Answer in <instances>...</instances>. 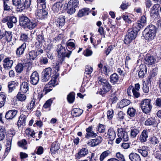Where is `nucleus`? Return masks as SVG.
<instances>
[{"label": "nucleus", "mask_w": 161, "mask_h": 161, "mask_svg": "<svg viewBox=\"0 0 161 161\" xmlns=\"http://www.w3.org/2000/svg\"><path fill=\"white\" fill-rule=\"evenodd\" d=\"M3 67L5 69L11 68L13 64V61L8 58H5L3 61Z\"/></svg>", "instance_id": "obj_14"}, {"label": "nucleus", "mask_w": 161, "mask_h": 161, "mask_svg": "<svg viewBox=\"0 0 161 161\" xmlns=\"http://www.w3.org/2000/svg\"><path fill=\"white\" fill-rule=\"evenodd\" d=\"M102 140V137L99 136L96 139H91L89 141L87 142V144L91 147H94L101 143Z\"/></svg>", "instance_id": "obj_11"}, {"label": "nucleus", "mask_w": 161, "mask_h": 161, "mask_svg": "<svg viewBox=\"0 0 161 161\" xmlns=\"http://www.w3.org/2000/svg\"><path fill=\"white\" fill-rule=\"evenodd\" d=\"M116 156L118 160L121 161H125V158L124 155L120 152H118L116 153Z\"/></svg>", "instance_id": "obj_55"}, {"label": "nucleus", "mask_w": 161, "mask_h": 161, "mask_svg": "<svg viewBox=\"0 0 161 161\" xmlns=\"http://www.w3.org/2000/svg\"><path fill=\"white\" fill-rule=\"evenodd\" d=\"M83 54L84 55L86 56H91L92 55V52L91 50L89 49H86L84 51Z\"/></svg>", "instance_id": "obj_58"}, {"label": "nucleus", "mask_w": 161, "mask_h": 161, "mask_svg": "<svg viewBox=\"0 0 161 161\" xmlns=\"http://www.w3.org/2000/svg\"><path fill=\"white\" fill-rule=\"evenodd\" d=\"M144 25H142L138 21L137 22L134 23L133 25L132 30L134 31H136L137 32L141 29V28Z\"/></svg>", "instance_id": "obj_37"}, {"label": "nucleus", "mask_w": 161, "mask_h": 161, "mask_svg": "<svg viewBox=\"0 0 161 161\" xmlns=\"http://www.w3.org/2000/svg\"><path fill=\"white\" fill-rule=\"evenodd\" d=\"M140 70L138 72V76L140 78H142L144 77L147 72V68L145 65H141L140 66Z\"/></svg>", "instance_id": "obj_24"}, {"label": "nucleus", "mask_w": 161, "mask_h": 161, "mask_svg": "<svg viewBox=\"0 0 161 161\" xmlns=\"http://www.w3.org/2000/svg\"><path fill=\"white\" fill-rule=\"evenodd\" d=\"M17 98L19 101H23L26 99V97L25 94L21 93L20 92L17 94Z\"/></svg>", "instance_id": "obj_44"}, {"label": "nucleus", "mask_w": 161, "mask_h": 161, "mask_svg": "<svg viewBox=\"0 0 161 161\" xmlns=\"http://www.w3.org/2000/svg\"><path fill=\"white\" fill-rule=\"evenodd\" d=\"M136 110L133 108H129L127 110V114L131 117H133L135 116Z\"/></svg>", "instance_id": "obj_49"}, {"label": "nucleus", "mask_w": 161, "mask_h": 161, "mask_svg": "<svg viewBox=\"0 0 161 161\" xmlns=\"http://www.w3.org/2000/svg\"><path fill=\"white\" fill-rule=\"evenodd\" d=\"M52 69L49 67L46 68L43 72L44 75L42 77V80L43 82L47 81L50 79L51 75Z\"/></svg>", "instance_id": "obj_9"}, {"label": "nucleus", "mask_w": 161, "mask_h": 161, "mask_svg": "<svg viewBox=\"0 0 161 161\" xmlns=\"http://www.w3.org/2000/svg\"><path fill=\"white\" fill-rule=\"evenodd\" d=\"M8 90L9 92H12L15 88V85L13 83H9L8 84Z\"/></svg>", "instance_id": "obj_64"}, {"label": "nucleus", "mask_w": 161, "mask_h": 161, "mask_svg": "<svg viewBox=\"0 0 161 161\" xmlns=\"http://www.w3.org/2000/svg\"><path fill=\"white\" fill-rule=\"evenodd\" d=\"M155 33V26L151 25L145 29L143 32V35L146 40L150 41L153 39Z\"/></svg>", "instance_id": "obj_1"}, {"label": "nucleus", "mask_w": 161, "mask_h": 161, "mask_svg": "<svg viewBox=\"0 0 161 161\" xmlns=\"http://www.w3.org/2000/svg\"><path fill=\"white\" fill-rule=\"evenodd\" d=\"M6 95L3 92L0 93V108L4 106L6 99Z\"/></svg>", "instance_id": "obj_36"}, {"label": "nucleus", "mask_w": 161, "mask_h": 161, "mask_svg": "<svg viewBox=\"0 0 161 161\" xmlns=\"http://www.w3.org/2000/svg\"><path fill=\"white\" fill-rule=\"evenodd\" d=\"M129 158L131 161H141L139 155L136 153H130L129 155Z\"/></svg>", "instance_id": "obj_23"}, {"label": "nucleus", "mask_w": 161, "mask_h": 161, "mask_svg": "<svg viewBox=\"0 0 161 161\" xmlns=\"http://www.w3.org/2000/svg\"><path fill=\"white\" fill-rule=\"evenodd\" d=\"M37 25V23L36 21L30 20L25 27L30 30H32L36 27Z\"/></svg>", "instance_id": "obj_34"}, {"label": "nucleus", "mask_w": 161, "mask_h": 161, "mask_svg": "<svg viewBox=\"0 0 161 161\" xmlns=\"http://www.w3.org/2000/svg\"><path fill=\"white\" fill-rule=\"evenodd\" d=\"M98 83L103 85V87L101 91H99V93L101 95H103L108 92L111 88V85L108 81L103 78L99 77L98 78Z\"/></svg>", "instance_id": "obj_2"}, {"label": "nucleus", "mask_w": 161, "mask_h": 161, "mask_svg": "<svg viewBox=\"0 0 161 161\" xmlns=\"http://www.w3.org/2000/svg\"><path fill=\"white\" fill-rule=\"evenodd\" d=\"M25 115L22 114L20 115L18 121L17 125L18 127H20L21 125H24L25 123Z\"/></svg>", "instance_id": "obj_33"}, {"label": "nucleus", "mask_w": 161, "mask_h": 161, "mask_svg": "<svg viewBox=\"0 0 161 161\" xmlns=\"http://www.w3.org/2000/svg\"><path fill=\"white\" fill-rule=\"evenodd\" d=\"M12 2L13 4L17 7V11L21 12L22 7L23 6V0H12Z\"/></svg>", "instance_id": "obj_16"}, {"label": "nucleus", "mask_w": 161, "mask_h": 161, "mask_svg": "<svg viewBox=\"0 0 161 161\" xmlns=\"http://www.w3.org/2000/svg\"><path fill=\"white\" fill-rule=\"evenodd\" d=\"M151 101L150 99H145L141 102V107L144 113L147 114L151 111L152 106Z\"/></svg>", "instance_id": "obj_4"}, {"label": "nucleus", "mask_w": 161, "mask_h": 161, "mask_svg": "<svg viewBox=\"0 0 161 161\" xmlns=\"http://www.w3.org/2000/svg\"><path fill=\"white\" fill-rule=\"evenodd\" d=\"M62 6L63 4L60 2H58L52 6V9L54 12L57 13L61 9Z\"/></svg>", "instance_id": "obj_27"}, {"label": "nucleus", "mask_w": 161, "mask_h": 161, "mask_svg": "<svg viewBox=\"0 0 161 161\" xmlns=\"http://www.w3.org/2000/svg\"><path fill=\"white\" fill-rule=\"evenodd\" d=\"M155 119L154 118L151 117L147 119L145 122V125H151L155 123Z\"/></svg>", "instance_id": "obj_42"}, {"label": "nucleus", "mask_w": 161, "mask_h": 161, "mask_svg": "<svg viewBox=\"0 0 161 161\" xmlns=\"http://www.w3.org/2000/svg\"><path fill=\"white\" fill-rule=\"evenodd\" d=\"M60 148L59 144L57 142H53L52 144L50 151L53 153H55Z\"/></svg>", "instance_id": "obj_25"}, {"label": "nucleus", "mask_w": 161, "mask_h": 161, "mask_svg": "<svg viewBox=\"0 0 161 161\" xmlns=\"http://www.w3.org/2000/svg\"><path fill=\"white\" fill-rule=\"evenodd\" d=\"M93 68L90 65H87L86 66L85 74L87 75L91 74L93 71Z\"/></svg>", "instance_id": "obj_51"}, {"label": "nucleus", "mask_w": 161, "mask_h": 161, "mask_svg": "<svg viewBox=\"0 0 161 161\" xmlns=\"http://www.w3.org/2000/svg\"><path fill=\"white\" fill-rule=\"evenodd\" d=\"M8 21L15 24L17 22L16 18L14 16H8Z\"/></svg>", "instance_id": "obj_63"}, {"label": "nucleus", "mask_w": 161, "mask_h": 161, "mask_svg": "<svg viewBox=\"0 0 161 161\" xmlns=\"http://www.w3.org/2000/svg\"><path fill=\"white\" fill-rule=\"evenodd\" d=\"M60 61V59L59 60V59H58L57 62H55L53 64L52 66H53V68L55 69L54 70V71L56 72H58L59 70V64H61L62 63H60L59 62Z\"/></svg>", "instance_id": "obj_45"}, {"label": "nucleus", "mask_w": 161, "mask_h": 161, "mask_svg": "<svg viewBox=\"0 0 161 161\" xmlns=\"http://www.w3.org/2000/svg\"><path fill=\"white\" fill-rule=\"evenodd\" d=\"M26 47V44L25 43H24L17 49L16 53L17 56L19 57L24 54Z\"/></svg>", "instance_id": "obj_15"}, {"label": "nucleus", "mask_w": 161, "mask_h": 161, "mask_svg": "<svg viewBox=\"0 0 161 161\" xmlns=\"http://www.w3.org/2000/svg\"><path fill=\"white\" fill-rule=\"evenodd\" d=\"M53 87L48 84L45 85L43 89V91L45 92V94H46L48 92L52 90Z\"/></svg>", "instance_id": "obj_50"}, {"label": "nucleus", "mask_w": 161, "mask_h": 161, "mask_svg": "<svg viewBox=\"0 0 161 161\" xmlns=\"http://www.w3.org/2000/svg\"><path fill=\"white\" fill-rule=\"evenodd\" d=\"M24 64H19L15 67V69L16 72L18 73H20L23 71L24 68Z\"/></svg>", "instance_id": "obj_46"}, {"label": "nucleus", "mask_w": 161, "mask_h": 161, "mask_svg": "<svg viewBox=\"0 0 161 161\" xmlns=\"http://www.w3.org/2000/svg\"><path fill=\"white\" fill-rule=\"evenodd\" d=\"M108 138L111 141H113L116 137V133L113 128H110L108 131Z\"/></svg>", "instance_id": "obj_19"}, {"label": "nucleus", "mask_w": 161, "mask_h": 161, "mask_svg": "<svg viewBox=\"0 0 161 161\" xmlns=\"http://www.w3.org/2000/svg\"><path fill=\"white\" fill-rule=\"evenodd\" d=\"M118 136L121 137L124 141L127 142L129 140V137L127 133L122 128L118 129Z\"/></svg>", "instance_id": "obj_8"}, {"label": "nucleus", "mask_w": 161, "mask_h": 161, "mask_svg": "<svg viewBox=\"0 0 161 161\" xmlns=\"http://www.w3.org/2000/svg\"><path fill=\"white\" fill-rule=\"evenodd\" d=\"M35 106V101L32 100L30 103L27 105V108L28 110H31Z\"/></svg>", "instance_id": "obj_59"}, {"label": "nucleus", "mask_w": 161, "mask_h": 161, "mask_svg": "<svg viewBox=\"0 0 161 161\" xmlns=\"http://www.w3.org/2000/svg\"><path fill=\"white\" fill-rule=\"evenodd\" d=\"M30 82L32 85H36L39 81V76L36 71H34L30 77Z\"/></svg>", "instance_id": "obj_7"}, {"label": "nucleus", "mask_w": 161, "mask_h": 161, "mask_svg": "<svg viewBox=\"0 0 161 161\" xmlns=\"http://www.w3.org/2000/svg\"><path fill=\"white\" fill-rule=\"evenodd\" d=\"M155 58L153 56L147 55L145 58V63L148 65L154 64L156 61Z\"/></svg>", "instance_id": "obj_12"}, {"label": "nucleus", "mask_w": 161, "mask_h": 161, "mask_svg": "<svg viewBox=\"0 0 161 161\" xmlns=\"http://www.w3.org/2000/svg\"><path fill=\"white\" fill-rule=\"evenodd\" d=\"M138 152L143 157H146L148 155V152L146 150L139 149Z\"/></svg>", "instance_id": "obj_60"}, {"label": "nucleus", "mask_w": 161, "mask_h": 161, "mask_svg": "<svg viewBox=\"0 0 161 161\" xmlns=\"http://www.w3.org/2000/svg\"><path fill=\"white\" fill-rule=\"evenodd\" d=\"M58 59H60V63H62V62L64 60L65 57L69 58L71 53V51H69V52L66 53L65 50L63 49L61 51H58Z\"/></svg>", "instance_id": "obj_6"}, {"label": "nucleus", "mask_w": 161, "mask_h": 161, "mask_svg": "<svg viewBox=\"0 0 161 161\" xmlns=\"http://www.w3.org/2000/svg\"><path fill=\"white\" fill-rule=\"evenodd\" d=\"M24 67L25 68L27 71L30 70L32 67V64L31 62H29L27 63L24 64Z\"/></svg>", "instance_id": "obj_62"}, {"label": "nucleus", "mask_w": 161, "mask_h": 161, "mask_svg": "<svg viewBox=\"0 0 161 161\" xmlns=\"http://www.w3.org/2000/svg\"><path fill=\"white\" fill-rule=\"evenodd\" d=\"M4 35L3 38L6 42H8L12 41L13 34L11 31H5Z\"/></svg>", "instance_id": "obj_22"}, {"label": "nucleus", "mask_w": 161, "mask_h": 161, "mask_svg": "<svg viewBox=\"0 0 161 161\" xmlns=\"http://www.w3.org/2000/svg\"><path fill=\"white\" fill-rule=\"evenodd\" d=\"M110 151L107 150L103 152L100 155L99 160L100 161H103L107 157L110 155Z\"/></svg>", "instance_id": "obj_40"}, {"label": "nucleus", "mask_w": 161, "mask_h": 161, "mask_svg": "<svg viewBox=\"0 0 161 161\" xmlns=\"http://www.w3.org/2000/svg\"><path fill=\"white\" fill-rule=\"evenodd\" d=\"M6 133V130L5 127L2 126H0V141L4 139Z\"/></svg>", "instance_id": "obj_39"}, {"label": "nucleus", "mask_w": 161, "mask_h": 161, "mask_svg": "<svg viewBox=\"0 0 161 161\" xmlns=\"http://www.w3.org/2000/svg\"><path fill=\"white\" fill-rule=\"evenodd\" d=\"M25 133L26 134L30 135L31 136L33 137H34V136L35 135V133L33 130H32L30 128H27L26 130Z\"/></svg>", "instance_id": "obj_53"}, {"label": "nucleus", "mask_w": 161, "mask_h": 161, "mask_svg": "<svg viewBox=\"0 0 161 161\" xmlns=\"http://www.w3.org/2000/svg\"><path fill=\"white\" fill-rule=\"evenodd\" d=\"M27 143L26 140L24 139L18 142V146L25 149H26L27 148V147H25V145Z\"/></svg>", "instance_id": "obj_47"}, {"label": "nucleus", "mask_w": 161, "mask_h": 161, "mask_svg": "<svg viewBox=\"0 0 161 161\" xmlns=\"http://www.w3.org/2000/svg\"><path fill=\"white\" fill-rule=\"evenodd\" d=\"M57 23L59 26H63L65 23V17L64 16H61L57 19Z\"/></svg>", "instance_id": "obj_43"}, {"label": "nucleus", "mask_w": 161, "mask_h": 161, "mask_svg": "<svg viewBox=\"0 0 161 161\" xmlns=\"http://www.w3.org/2000/svg\"><path fill=\"white\" fill-rule=\"evenodd\" d=\"M159 6H160L158 4H155L151 8L150 10V14L152 17L158 15Z\"/></svg>", "instance_id": "obj_17"}, {"label": "nucleus", "mask_w": 161, "mask_h": 161, "mask_svg": "<svg viewBox=\"0 0 161 161\" xmlns=\"http://www.w3.org/2000/svg\"><path fill=\"white\" fill-rule=\"evenodd\" d=\"M139 132L138 129L134 127H132L130 130V137L132 138H135Z\"/></svg>", "instance_id": "obj_30"}, {"label": "nucleus", "mask_w": 161, "mask_h": 161, "mask_svg": "<svg viewBox=\"0 0 161 161\" xmlns=\"http://www.w3.org/2000/svg\"><path fill=\"white\" fill-rule=\"evenodd\" d=\"M83 110L80 108H74L72 110L71 114L72 115L75 117L79 116L82 113Z\"/></svg>", "instance_id": "obj_31"}, {"label": "nucleus", "mask_w": 161, "mask_h": 161, "mask_svg": "<svg viewBox=\"0 0 161 161\" xmlns=\"http://www.w3.org/2000/svg\"><path fill=\"white\" fill-rule=\"evenodd\" d=\"M110 79V82L113 84L117 83L119 81V76L115 73L111 75Z\"/></svg>", "instance_id": "obj_28"}, {"label": "nucleus", "mask_w": 161, "mask_h": 161, "mask_svg": "<svg viewBox=\"0 0 161 161\" xmlns=\"http://www.w3.org/2000/svg\"><path fill=\"white\" fill-rule=\"evenodd\" d=\"M30 20L27 17L24 15H22L19 18L20 24L25 27L26 26Z\"/></svg>", "instance_id": "obj_21"}, {"label": "nucleus", "mask_w": 161, "mask_h": 161, "mask_svg": "<svg viewBox=\"0 0 161 161\" xmlns=\"http://www.w3.org/2000/svg\"><path fill=\"white\" fill-rule=\"evenodd\" d=\"M8 2L5 1V0H4L3 2V7L4 9L5 10H7L8 11H10V10H11V9L10 8V6L8 5L7 3Z\"/></svg>", "instance_id": "obj_61"}, {"label": "nucleus", "mask_w": 161, "mask_h": 161, "mask_svg": "<svg viewBox=\"0 0 161 161\" xmlns=\"http://www.w3.org/2000/svg\"><path fill=\"white\" fill-rule=\"evenodd\" d=\"M148 137V131L146 130H144L141 133L140 136L139 140L142 143L146 142Z\"/></svg>", "instance_id": "obj_18"}, {"label": "nucleus", "mask_w": 161, "mask_h": 161, "mask_svg": "<svg viewBox=\"0 0 161 161\" xmlns=\"http://www.w3.org/2000/svg\"><path fill=\"white\" fill-rule=\"evenodd\" d=\"M67 99L69 103H73L75 99V93L73 92L70 93L67 95Z\"/></svg>", "instance_id": "obj_38"}, {"label": "nucleus", "mask_w": 161, "mask_h": 161, "mask_svg": "<svg viewBox=\"0 0 161 161\" xmlns=\"http://www.w3.org/2000/svg\"><path fill=\"white\" fill-rule=\"evenodd\" d=\"M29 90L28 83L26 82H23L20 85V91L23 93H26Z\"/></svg>", "instance_id": "obj_26"}, {"label": "nucleus", "mask_w": 161, "mask_h": 161, "mask_svg": "<svg viewBox=\"0 0 161 161\" xmlns=\"http://www.w3.org/2000/svg\"><path fill=\"white\" fill-rule=\"evenodd\" d=\"M68 4L75 8L79 4V2L77 0H70L68 3Z\"/></svg>", "instance_id": "obj_48"}, {"label": "nucleus", "mask_w": 161, "mask_h": 161, "mask_svg": "<svg viewBox=\"0 0 161 161\" xmlns=\"http://www.w3.org/2000/svg\"><path fill=\"white\" fill-rule=\"evenodd\" d=\"M75 11V8L72 6L67 4V12L68 13L71 14L74 13Z\"/></svg>", "instance_id": "obj_54"}, {"label": "nucleus", "mask_w": 161, "mask_h": 161, "mask_svg": "<svg viewBox=\"0 0 161 161\" xmlns=\"http://www.w3.org/2000/svg\"><path fill=\"white\" fill-rule=\"evenodd\" d=\"M52 102V100L51 99L47 100L43 105V108H49L51 106Z\"/></svg>", "instance_id": "obj_57"}, {"label": "nucleus", "mask_w": 161, "mask_h": 161, "mask_svg": "<svg viewBox=\"0 0 161 161\" xmlns=\"http://www.w3.org/2000/svg\"><path fill=\"white\" fill-rule=\"evenodd\" d=\"M86 133L85 135V138L87 139H89L90 137H95L97 135V133H95L92 130V127L89 126L86 129Z\"/></svg>", "instance_id": "obj_13"}, {"label": "nucleus", "mask_w": 161, "mask_h": 161, "mask_svg": "<svg viewBox=\"0 0 161 161\" xmlns=\"http://www.w3.org/2000/svg\"><path fill=\"white\" fill-rule=\"evenodd\" d=\"M89 9L88 8H84L80 10L78 13V16L79 17H82L83 16L88 15L89 12H90Z\"/></svg>", "instance_id": "obj_29"}, {"label": "nucleus", "mask_w": 161, "mask_h": 161, "mask_svg": "<svg viewBox=\"0 0 161 161\" xmlns=\"http://www.w3.org/2000/svg\"><path fill=\"white\" fill-rule=\"evenodd\" d=\"M45 8L46 5L44 3L38 4V8L35 13L36 18L42 19L46 17L47 12L44 9Z\"/></svg>", "instance_id": "obj_3"}, {"label": "nucleus", "mask_w": 161, "mask_h": 161, "mask_svg": "<svg viewBox=\"0 0 161 161\" xmlns=\"http://www.w3.org/2000/svg\"><path fill=\"white\" fill-rule=\"evenodd\" d=\"M130 102L126 99H124L121 100L118 103V105L120 108H123L130 104Z\"/></svg>", "instance_id": "obj_35"}, {"label": "nucleus", "mask_w": 161, "mask_h": 161, "mask_svg": "<svg viewBox=\"0 0 161 161\" xmlns=\"http://www.w3.org/2000/svg\"><path fill=\"white\" fill-rule=\"evenodd\" d=\"M137 32L136 31L129 30L128 33L125 36L124 42L126 44H128L132 42L136 37Z\"/></svg>", "instance_id": "obj_5"}, {"label": "nucleus", "mask_w": 161, "mask_h": 161, "mask_svg": "<svg viewBox=\"0 0 161 161\" xmlns=\"http://www.w3.org/2000/svg\"><path fill=\"white\" fill-rule=\"evenodd\" d=\"M37 53L35 51H30L28 54V59L31 61L34 60L37 56Z\"/></svg>", "instance_id": "obj_32"}, {"label": "nucleus", "mask_w": 161, "mask_h": 161, "mask_svg": "<svg viewBox=\"0 0 161 161\" xmlns=\"http://www.w3.org/2000/svg\"><path fill=\"white\" fill-rule=\"evenodd\" d=\"M150 142L153 145H155L159 142L158 138L155 136H153L150 138Z\"/></svg>", "instance_id": "obj_56"}, {"label": "nucleus", "mask_w": 161, "mask_h": 161, "mask_svg": "<svg viewBox=\"0 0 161 161\" xmlns=\"http://www.w3.org/2000/svg\"><path fill=\"white\" fill-rule=\"evenodd\" d=\"M88 153V150L85 148H82L75 155V158L79 159L82 157H85Z\"/></svg>", "instance_id": "obj_10"}, {"label": "nucleus", "mask_w": 161, "mask_h": 161, "mask_svg": "<svg viewBox=\"0 0 161 161\" xmlns=\"http://www.w3.org/2000/svg\"><path fill=\"white\" fill-rule=\"evenodd\" d=\"M97 129L100 133H103L105 132V128L104 126L102 124H99L97 126Z\"/></svg>", "instance_id": "obj_52"}, {"label": "nucleus", "mask_w": 161, "mask_h": 161, "mask_svg": "<svg viewBox=\"0 0 161 161\" xmlns=\"http://www.w3.org/2000/svg\"><path fill=\"white\" fill-rule=\"evenodd\" d=\"M17 112L15 110H12L8 111L6 114L5 118L7 119H13L16 115Z\"/></svg>", "instance_id": "obj_20"}, {"label": "nucleus", "mask_w": 161, "mask_h": 161, "mask_svg": "<svg viewBox=\"0 0 161 161\" xmlns=\"http://www.w3.org/2000/svg\"><path fill=\"white\" fill-rule=\"evenodd\" d=\"M31 0H25V1L23 0V7H22L21 12L24 10L25 8H29L31 3Z\"/></svg>", "instance_id": "obj_41"}]
</instances>
